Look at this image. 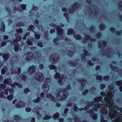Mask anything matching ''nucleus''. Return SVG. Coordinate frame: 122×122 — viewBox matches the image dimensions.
I'll list each match as a JSON object with an SVG mask.
<instances>
[{
	"label": "nucleus",
	"instance_id": "864d4df0",
	"mask_svg": "<svg viewBox=\"0 0 122 122\" xmlns=\"http://www.w3.org/2000/svg\"><path fill=\"white\" fill-rule=\"evenodd\" d=\"M3 65V63L2 62H0V67H1Z\"/></svg>",
	"mask_w": 122,
	"mask_h": 122
},
{
	"label": "nucleus",
	"instance_id": "4468645a",
	"mask_svg": "<svg viewBox=\"0 0 122 122\" xmlns=\"http://www.w3.org/2000/svg\"><path fill=\"white\" fill-rule=\"evenodd\" d=\"M8 70H7L6 67L5 66L1 70V73L2 74H5L7 75L8 74H9V73L8 72Z\"/></svg>",
	"mask_w": 122,
	"mask_h": 122
},
{
	"label": "nucleus",
	"instance_id": "c756f323",
	"mask_svg": "<svg viewBox=\"0 0 122 122\" xmlns=\"http://www.w3.org/2000/svg\"><path fill=\"white\" fill-rule=\"evenodd\" d=\"M40 98L39 99L38 98V99H37L34 100L33 102H36L37 103L38 102H40Z\"/></svg>",
	"mask_w": 122,
	"mask_h": 122
},
{
	"label": "nucleus",
	"instance_id": "4c0bfd02",
	"mask_svg": "<svg viewBox=\"0 0 122 122\" xmlns=\"http://www.w3.org/2000/svg\"><path fill=\"white\" fill-rule=\"evenodd\" d=\"M74 111H76L78 110V108L77 107L74 106Z\"/></svg>",
	"mask_w": 122,
	"mask_h": 122
},
{
	"label": "nucleus",
	"instance_id": "9b49d317",
	"mask_svg": "<svg viewBox=\"0 0 122 122\" xmlns=\"http://www.w3.org/2000/svg\"><path fill=\"white\" fill-rule=\"evenodd\" d=\"M36 69V68L35 66H31L29 70L28 73L30 74L34 73Z\"/></svg>",
	"mask_w": 122,
	"mask_h": 122
},
{
	"label": "nucleus",
	"instance_id": "a878e982",
	"mask_svg": "<svg viewBox=\"0 0 122 122\" xmlns=\"http://www.w3.org/2000/svg\"><path fill=\"white\" fill-rule=\"evenodd\" d=\"M103 79L105 81H108L109 80V77L108 76H106L103 77Z\"/></svg>",
	"mask_w": 122,
	"mask_h": 122
},
{
	"label": "nucleus",
	"instance_id": "6e6552de",
	"mask_svg": "<svg viewBox=\"0 0 122 122\" xmlns=\"http://www.w3.org/2000/svg\"><path fill=\"white\" fill-rule=\"evenodd\" d=\"M11 80L10 78L5 79L3 81V83L5 84H7L8 85H10L11 87L15 88L16 86L19 88H21L22 87L21 84H18L17 82H15L13 84H12Z\"/></svg>",
	"mask_w": 122,
	"mask_h": 122
},
{
	"label": "nucleus",
	"instance_id": "4be33fe9",
	"mask_svg": "<svg viewBox=\"0 0 122 122\" xmlns=\"http://www.w3.org/2000/svg\"><path fill=\"white\" fill-rule=\"evenodd\" d=\"M16 32L18 33V34H20L22 32V29L21 28H19L18 29H17L16 31Z\"/></svg>",
	"mask_w": 122,
	"mask_h": 122
},
{
	"label": "nucleus",
	"instance_id": "a211bd4d",
	"mask_svg": "<svg viewBox=\"0 0 122 122\" xmlns=\"http://www.w3.org/2000/svg\"><path fill=\"white\" fill-rule=\"evenodd\" d=\"M59 116V113L58 112H57L54 115L53 118L55 119H58Z\"/></svg>",
	"mask_w": 122,
	"mask_h": 122
},
{
	"label": "nucleus",
	"instance_id": "dca6fc26",
	"mask_svg": "<svg viewBox=\"0 0 122 122\" xmlns=\"http://www.w3.org/2000/svg\"><path fill=\"white\" fill-rule=\"evenodd\" d=\"M46 97L55 102H57L56 100V99H55V97H54L50 94H47Z\"/></svg>",
	"mask_w": 122,
	"mask_h": 122
},
{
	"label": "nucleus",
	"instance_id": "c03bdc74",
	"mask_svg": "<svg viewBox=\"0 0 122 122\" xmlns=\"http://www.w3.org/2000/svg\"><path fill=\"white\" fill-rule=\"evenodd\" d=\"M59 121L61 122H63L64 121L63 119V118H61L59 119Z\"/></svg>",
	"mask_w": 122,
	"mask_h": 122
},
{
	"label": "nucleus",
	"instance_id": "0eeeda50",
	"mask_svg": "<svg viewBox=\"0 0 122 122\" xmlns=\"http://www.w3.org/2000/svg\"><path fill=\"white\" fill-rule=\"evenodd\" d=\"M67 89L65 90L64 92H61L57 95L56 99L58 101H62L64 100L67 96V94L66 91H68L70 89V86L69 85L67 86Z\"/></svg>",
	"mask_w": 122,
	"mask_h": 122
},
{
	"label": "nucleus",
	"instance_id": "393cba45",
	"mask_svg": "<svg viewBox=\"0 0 122 122\" xmlns=\"http://www.w3.org/2000/svg\"><path fill=\"white\" fill-rule=\"evenodd\" d=\"M30 34V32H28L27 33L26 35H24V36L23 39L24 40H25L26 38V37H27L28 36H29Z\"/></svg>",
	"mask_w": 122,
	"mask_h": 122
},
{
	"label": "nucleus",
	"instance_id": "bf43d9fd",
	"mask_svg": "<svg viewBox=\"0 0 122 122\" xmlns=\"http://www.w3.org/2000/svg\"><path fill=\"white\" fill-rule=\"evenodd\" d=\"M52 60L53 61V63H54L55 62V59H54V58H52Z\"/></svg>",
	"mask_w": 122,
	"mask_h": 122
},
{
	"label": "nucleus",
	"instance_id": "13d9d810",
	"mask_svg": "<svg viewBox=\"0 0 122 122\" xmlns=\"http://www.w3.org/2000/svg\"><path fill=\"white\" fill-rule=\"evenodd\" d=\"M88 40H89L90 41H95V40L94 39H93V40L92 39H88Z\"/></svg>",
	"mask_w": 122,
	"mask_h": 122
},
{
	"label": "nucleus",
	"instance_id": "e433bc0d",
	"mask_svg": "<svg viewBox=\"0 0 122 122\" xmlns=\"http://www.w3.org/2000/svg\"><path fill=\"white\" fill-rule=\"evenodd\" d=\"M34 26L33 25H32L31 26H30L29 27V29H30V30H32L33 29H34Z\"/></svg>",
	"mask_w": 122,
	"mask_h": 122
},
{
	"label": "nucleus",
	"instance_id": "f3484780",
	"mask_svg": "<svg viewBox=\"0 0 122 122\" xmlns=\"http://www.w3.org/2000/svg\"><path fill=\"white\" fill-rule=\"evenodd\" d=\"M0 30L3 32L5 31V25L3 23H2L1 25H0Z\"/></svg>",
	"mask_w": 122,
	"mask_h": 122
},
{
	"label": "nucleus",
	"instance_id": "79ce46f5",
	"mask_svg": "<svg viewBox=\"0 0 122 122\" xmlns=\"http://www.w3.org/2000/svg\"><path fill=\"white\" fill-rule=\"evenodd\" d=\"M88 91L87 90H85L84 91V92L85 93H83V95H86V93H88Z\"/></svg>",
	"mask_w": 122,
	"mask_h": 122
},
{
	"label": "nucleus",
	"instance_id": "4d7b16f0",
	"mask_svg": "<svg viewBox=\"0 0 122 122\" xmlns=\"http://www.w3.org/2000/svg\"><path fill=\"white\" fill-rule=\"evenodd\" d=\"M35 121V118H32L31 120V122H34Z\"/></svg>",
	"mask_w": 122,
	"mask_h": 122
},
{
	"label": "nucleus",
	"instance_id": "ddd939ff",
	"mask_svg": "<svg viewBox=\"0 0 122 122\" xmlns=\"http://www.w3.org/2000/svg\"><path fill=\"white\" fill-rule=\"evenodd\" d=\"M25 105V103L21 101H20L18 104H16V106L17 108H20L22 107H24Z\"/></svg>",
	"mask_w": 122,
	"mask_h": 122
},
{
	"label": "nucleus",
	"instance_id": "cd10ccee",
	"mask_svg": "<svg viewBox=\"0 0 122 122\" xmlns=\"http://www.w3.org/2000/svg\"><path fill=\"white\" fill-rule=\"evenodd\" d=\"M73 32V31L72 29H68V32L69 34H72Z\"/></svg>",
	"mask_w": 122,
	"mask_h": 122
},
{
	"label": "nucleus",
	"instance_id": "b1692460",
	"mask_svg": "<svg viewBox=\"0 0 122 122\" xmlns=\"http://www.w3.org/2000/svg\"><path fill=\"white\" fill-rule=\"evenodd\" d=\"M85 81V79H83L81 81V80L80 81L81 82V86L84 87L85 86V84H83V82L84 83H85V82H84V81Z\"/></svg>",
	"mask_w": 122,
	"mask_h": 122
},
{
	"label": "nucleus",
	"instance_id": "603ef678",
	"mask_svg": "<svg viewBox=\"0 0 122 122\" xmlns=\"http://www.w3.org/2000/svg\"><path fill=\"white\" fill-rule=\"evenodd\" d=\"M53 42L54 43H55L58 41V39H55L53 40Z\"/></svg>",
	"mask_w": 122,
	"mask_h": 122
},
{
	"label": "nucleus",
	"instance_id": "423d86ee",
	"mask_svg": "<svg viewBox=\"0 0 122 122\" xmlns=\"http://www.w3.org/2000/svg\"><path fill=\"white\" fill-rule=\"evenodd\" d=\"M17 34H15V36L18 39H19V40H20L21 39V36L18 35L17 36ZM7 43H8V42H9L10 43V44L12 45V44H13L14 45L15 51H20L21 50V45H20L19 43H17L18 41H20L17 39L15 40V41H14L13 42L12 41L11 42V41L7 40Z\"/></svg>",
	"mask_w": 122,
	"mask_h": 122
},
{
	"label": "nucleus",
	"instance_id": "473e14b6",
	"mask_svg": "<svg viewBox=\"0 0 122 122\" xmlns=\"http://www.w3.org/2000/svg\"><path fill=\"white\" fill-rule=\"evenodd\" d=\"M22 23L21 22H19L17 24V26H21L22 25H23V24H21V23Z\"/></svg>",
	"mask_w": 122,
	"mask_h": 122
},
{
	"label": "nucleus",
	"instance_id": "ea45409f",
	"mask_svg": "<svg viewBox=\"0 0 122 122\" xmlns=\"http://www.w3.org/2000/svg\"><path fill=\"white\" fill-rule=\"evenodd\" d=\"M8 37L7 36H3V38L4 40L8 39Z\"/></svg>",
	"mask_w": 122,
	"mask_h": 122
},
{
	"label": "nucleus",
	"instance_id": "052dcab7",
	"mask_svg": "<svg viewBox=\"0 0 122 122\" xmlns=\"http://www.w3.org/2000/svg\"><path fill=\"white\" fill-rule=\"evenodd\" d=\"M16 100H14L13 102V104H14L15 102H16Z\"/></svg>",
	"mask_w": 122,
	"mask_h": 122
},
{
	"label": "nucleus",
	"instance_id": "f257e3e1",
	"mask_svg": "<svg viewBox=\"0 0 122 122\" xmlns=\"http://www.w3.org/2000/svg\"><path fill=\"white\" fill-rule=\"evenodd\" d=\"M106 93L104 92H102L101 95L104 97L105 101H103L102 103L104 104V106L102 107L99 104L100 101H102V98L96 97L94 99V101L96 104H94V106L92 107L93 109L91 110L92 112L91 115L93 119H96L97 118V114L93 112L99 110L101 114V122H107V119L109 117L112 121L117 122H122V115L121 113L118 114L117 111L113 107L114 103L113 101L112 97L113 96L112 92H110L107 94L106 97Z\"/></svg>",
	"mask_w": 122,
	"mask_h": 122
},
{
	"label": "nucleus",
	"instance_id": "69168bd1",
	"mask_svg": "<svg viewBox=\"0 0 122 122\" xmlns=\"http://www.w3.org/2000/svg\"><path fill=\"white\" fill-rule=\"evenodd\" d=\"M120 90L122 92V89L121 88V87L119 88Z\"/></svg>",
	"mask_w": 122,
	"mask_h": 122
},
{
	"label": "nucleus",
	"instance_id": "e2e57ef3",
	"mask_svg": "<svg viewBox=\"0 0 122 122\" xmlns=\"http://www.w3.org/2000/svg\"><path fill=\"white\" fill-rule=\"evenodd\" d=\"M91 110H92V109H91L90 110H89V111H90V112H88V111H87V112H88V113H91V112H91V111H91Z\"/></svg>",
	"mask_w": 122,
	"mask_h": 122
},
{
	"label": "nucleus",
	"instance_id": "f03ea898",
	"mask_svg": "<svg viewBox=\"0 0 122 122\" xmlns=\"http://www.w3.org/2000/svg\"><path fill=\"white\" fill-rule=\"evenodd\" d=\"M4 84H1L0 85V96L1 97L5 98L7 97L8 94L10 95L7 96L8 99L10 100H11L13 98V90L12 89H10V87Z\"/></svg>",
	"mask_w": 122,
	"mask_h": 122
},
{
	"label": "nucleus",
	"instance_id": "1a4fd4ad",
	"mask_svg": "<svg viewBox=\"0 0 122 122\" xmlns=\"http://www.w3.org/2000/svg\"><path fill=\"white\" fill-rule=\"evenodd\" d=\"M35 38L36 39H31L30 40V38H28L27 40V43L28 45H31L32 44V43L30 41H36V39H39L40 38V36L39 35H35Z\"/></svg>",
	"mask_w": 122,
	"mask_h": 122
},
{
	"label": "nucleus",
	"instance_id": "20e7f679",
	"mask_svg": "<svg viewBox=\"0 0 122 122\" xmlns=\"http://www.w3.org/2000/svg\"><path fill=\"white\" fill-rule=\"evenodd\" d=\"M16 56L12 57L11 61H10V64L11 65L12 67V68L11 70V74H19L21 72V68L20 67L16 71H15L16 69H17V68L15 67V63H16L18 61V57L15 56Z\"/></svg>",
	"mask_w": 122,
	"mask_h": 122
},
{
	"label": "nucleus",
	"instance_id": "2f4dec72",
	"mask_svg": "<svg viewBox=\"0 0 122 122\" xmlns=\"http://www.w3.org/2000/svg\"><path fill=\"white\" fill-rule=\"evenodd\" d=\"M26 110L27 112H30L31 110V109L30 108L27 107L26 108Z\"/></svg>",
	"mask_w": 122,
	"mask_h": 122
},
{
	"label": "nucleus",
	"instance_id": "774afa93",
	"mask_svg": "<svg viewBox=\"0 0 122 122\" xmlns=\"http://www.w3.org/2000/svg\"><path fill=\"white\" fill-rule=\"evenodd\" d=\"M36 23H38V20H36V22H35Z\"/></svg>",
	"mask_w": 122,
	"mask_h": 122
},
{
	"label": "nucleus",
	"instance_id": "58836bf2",
	"mask_svg": "<svg viewBox=\"0 0 122 122\" xmlns=\"http://www.w3.org/2000/svg\"><path fill=\"white\" fill-rule=\"evenodd\" d=\"M117 85L118 86H122V83L120 82H118L117 84Z\"/></svg>",
	"mask_w": 122,
	"mask_h": 122
},
{
	"label": "nucleus",
	"instance_id": "3c124183",
	"mask_svg": "<svg viewBox=\"0 0 122 122\" xmlns=\"http://www.w3.org/2000/svg\"><path fill=\"white\" fill-rule=\"evenodd\" d=\"M100 68V66H97L96 67V69L97 70H98Z\"/></svg>",
	"mask_w": 122,
	"mask_h": 122
},
{
	"label": "nucleus",
	"instance_id": "09e8293b",
	"mask_svg": "<svg viewBox=\"0 0 122 122\" xmlns=\"http://www.w3.org/2000/svg\"><path fill=\"white\" fill-rule=\"evenodd\" d=\"M68 109L67 108H66L64 111V113H66L68 111Z\"/></svg>",
	"mask_w": 122,
	"mask_h": 122
},
{
	"label": "nucleus",
	"instance_id": "c9c22d12",
	"mask_svg": "<svg viewBox=\"0 0 122 122\" xmlns=\"http://www.w3.org/2000/svg\"><path fill=\"white\" fill-rule=\"evenodd\" d=\"M6 43L5 42H3L1 43V46H5L6 44Z\"/></svg>",
	"mask_w": 122,
	"mask_h": 122
},
{
	"label": "nucleus",
	"instance_id": "72a5a7b5",
	"mask_svg": "<svg viewBox=\"0 0 122 122\" xmlns=\"http://www.w3.org/2000/svg\"><path fill=\"white\" fill-rule=\"evenodd\" d=\"M77 118H74V120L76 122H79V121H80V119H78L77 118V119H76Z\"/></svg>",
	"mask_w": 122,
	"mask_h": 122
},
{
	"label": "nucleus",
	"instance_id": "2eb2a0df",
	"mask_svg": "<svg viewBox=\"0 0 122 122\" xmlns=\"http://www.w3.org/2000/svg\"><path fill=\"white\" fill-rule=\"evenodd\" d=\"M57 31V35L59 36L60 35V36L62 35L63 33V30L60 27H59L58 28L56 29Z\"/></svg>",
	"mask_w": 122,
	"mask_h": 122
},
{
	"label": "nucleus",
	"instance_id": "5701e85b",
	"mask_svg": "<svg viewBox=\"0 0 122 122\" xmlns=\"http://www.w3.org/2000/svg\"><path fill=\"white\" fill-rule=\"evenodd\" d=\"M21 77L22 80L26 81V78L25 75H21Z\"/></svg>",
	"mask_w": 122,
	"mask_h": 122
},
{
	"label": "nucleus",
	"instance_id": "338daca9",
	"mask_svg": "<svg viewBox=\"0 0 122 122\" xmlns=\"http://www.w3.org/2000/svg\"><path fill=\"white\" fill-rule=\"evenodd\" d=\"M92 60H93V61H95L96 60V59L95 58H93L92 59Z\"/></svg>",
	"mask_w": 122,
	"mask_h": 122
},
{
	"label": "nucleus",
	"instance_id": "6e6d98bb",
	"mask_svg": "<svg viewBox=\"0 0 122 122\" xmlns=\"http://www.w3.org/2000/svg\"><path fill=\"white\" fill-rule=\"evenodd\" d=\"M56 105L58 107H60V104L58 103H57L56 104Z\"/></svg>",
	"mask_w": 122,
	"mask_h": 122
},
{
	"label": "nucleus",
	"instance_id": "49530a36",
	"mask_svg": "<svg viewBox=\"0 0 122 122\" xmlns=\"http://www.w3.org/2000/svg\"><path fill=\"white\" fill-rule=\"evenodd\" d=\"M62 10L63 11H67V9L66 8L64 7L62 8Z\"/></svg>",
	"mask_w": 122,
	"mask_h": 122
},
{
	"label": "nucleus",
	"instance_id": "f8f14e48",
	"mask_svg": "<svg viewBox=\"0 0 122 122\" xmlns=\"http://www.w3.org/2000/svg\"><path fill=\"white\" fill-rule=\"evenodd\" d=\"M0 56H1L4 59V61H6L7 60L9 57V55L8 54H5L4 53L2 55L1 54H0Z\"/></svg>",
	"mask_w": 122,
	"mask_h": 122
},
{
	"label": "nucleus",
	"instance_id": "39448f33",
	"mask_svg": "<svg viewBox=\"0 0 122 122\" xmlns=\"http://www.w3.org/2000/svg\"><path fill=\"white\" fill-rule=\"evenodd\" d=\"M32 53H28L25 55L23 57L24 59L26 61H30L33 60L32 61H37L38 60L39 61V60L41 59V55L38 54L37 53L36 55L34 54L33 55V57H32Z\"/></svg>",
	"mask_w": 122,
	"mask_h": 122
},
{
	"label": "nucleus",
	"instance_id": "680f3d73",
	"mask_svg": "<svg viewBox=\"0 0 122 122\" xmlns=\"http://www.w3.org/2000/svg\"><path fill=\"white\" fill-rule=\"evenodd\" d=\"M51 25L52 26H54L55 25V24L53 23H52Z\"/></svg>",
	"mask_w": 122,
	"mask_h": 122
},
{
	"label": "nucleus",
	"instance_id": "bb28decb",
	"mask_svg": "<svg viewBox=\"0 0 122 122\" xmlns=\"http://www.w3.org/2000/svg\"><path fill=\"white\" fill-rule=\"evenodd\" d=\"M102 78V77L101 76L97 75L96 77V78L98 80H101Z\"/></svg>",
	"mask_w": 122,
	"mask_h": 122
},
{
	"label": "nucleus",
	"instance_id": "c85d7f7f",
	"mask_svg": "<svg viewBox=\"0 0 122 122\" xmlns=\"http://www.w3.org/2000/svg\"><path fill=\"white\" fill-rule=\"evenodd\" d=\"M14 118L16 121H17L19 120V118L17 116H14Z\"/></svg>",
	"mask_w": 122,
	"mask_h": 122
},
{
	"label": "nucleus",
	"instance_id": "a18cd8bd",
	"mask_svg": "<svg viewBox=\"0 0 122 122\" xmlns=\"http://www.w3.org/2000/svg\"><path fill=\"white\" fill-rule=\"evenodd\" d=\"M39 67L41 69H42L43 67V65L42 64H41V65H40Z\"/></svg>",
	"mask_w": 122,
	"mask_h": 122
},
{
	"label": "nucleus",
	"instance_id": "6ab92c4d",
	"mask_svg": "<svg viewBox=\"0 0 122 122\" xmlns=\"http://www.w3.org/2000/svg\"><path fill=\"white\" fill-rule=\"evenodd\" d=\"M49 68L51 69H56L55 72L57 71L56 69V67L55 66L53 65H50L49 66Z\"/></svg>",
	"mask_w": 122,
	"mask_h": 122
},
{
	"label": "nucleus",
	"instance_id": "aec40b11",
	"mask_svg": "<svg viewBox=\"0 0 122 122\" xmlns=\"http://www.w3.org/2000/svg\"><path fill=\"white\" fill-rule=\"evenodd\" d=\"M20 8L22 10H25L26 8L25 5L23 4H21L20 5Z\"/></svg>",
	"mask_w": 122,
	"mask_h": 122
},
{
	"label": "nucleus",
	"instance_id": "37998d69",
	"mask_svg": "<svg viewBox=\"0 0 122 122\" xmlns=\"http://www.w3.org/2000/svg\"><path fill=\"white\" fill-rule=\"evenodd\" d=\"M90 107H89L88 106H86L85 107V109L84 110L85 111H86V110H88Z\"/></svg>",
	"mask_w": 122,
	"mask_h": 122
},
{
	"label": "nucleus",
	"instance_id": "f704fd0d",
	"mask_svg": "<svg viewBox=\"0 0 122 122\" xmlns=\"http://www.w3.org/2000/svg\"><path fill=\"white\" fill-rule=\"evenodd\" d=\"M38 45L41 47H42L43 46V45L42 44V43L41 42H39L38 43Z\"/></svg>",
	"mask_w": 122,
	"mask_h": 122
},
{
	"label": "nucleus",
	"instance_id": "0e129e2a",
	"mask_svg": "<svg viewBox=\"0 0 122 122\" xmlns=\"http://www.w3.org/2000/svg\"><path fill=\"white\" fill-rule=\"evenodd\" d=\"M91 110H92V109H91L90 110H89V111H90V112H88V111H87V112H88V113H91V112H91V111H91Z\"/></svg>",
	"mask_w": 122,
	"mask_h": 122
},
{
	"label": "nucleus",
	"instance_id": "7c9ffc66",
	"mask_svg": "<svg viewBox=\"0 0 122 122\" xmlns=\"http://www.w3.org/2000/svg\"><path fill=\"white\" fill-rule=\"evenodd\" d=\"M29 92V90L28 89H25L24 90V92L25 93H27Z\"/></svg>",
	"mask_w": 122,
	"mask_h": 122
},
{
	"label": "nucleus",
	"instance_id": "de8ad7c7",
	"mask_svg": "<svg viewBox=\"0 0 122 122\" xmlns=\"http://www.w3.org/2000/svg\"><path fill=\"white\" fill-rule=\"evenodd\" d=\"M3 81V78L1 76H0V82H2Z\"/></svg>",
	"mask_w": 122,
	"mask_h": 122
},
{
	"label": "nucleus",
	"instance_id": "5fc2aeb1",
	"mask_svg": "<svg viewBox=\"0 0 122 122\" xmlns=\"http://www.w3.org/2000/svg\"><path fill=\"white\" fill-rule=\"evenodd\" d=\"M55 31V30H54V29H52L50 31V33H52V32H53Z\"/></svg>",
	"mask_w": 122,
	"mask_h": 122
},
{
	"label": "nucleus",
	"instance_id": "412c9836",
	"mask_svg": "<svg viewBox=\"0 0 122 122\" xmlns=\"http://www.w3.org/2000/svg\"><path fill=\"white\" fill-rule=\"evenodd\" d=\"M51 117L49 115H46L45 117H43V120L48 119L51 118Z\"/></svg>",
	"mask_w": 122,
	"mask_h": 122
},
{
	"label": "nucleus",
	"instance_id": "7ed1b4c3",
	"mask_svg": "<svg viewBox=\"0 0 122 122\" xmlns=\"http://www.w3.org/2000/svg\"><path fill=\"white\" fill-rule=\"evenodd\" d=\"M35 78L37 81L40 82L43 81V82L44 83L43 85V89L45 92H47L49 90V85H50L51 83V79L49 78H48L45 81V79L43 80L44 76L43 75L40 73H38L36 74Z\"/></svg>",
	"mask_w": 122,
	"mask_h": 122
},
{
	"label": "nucleus",
	"instance_id": "8fccbe9b",
	"mask_svg": "<svg viewBox=\"0 0 122 122\" xmlns=\"http://www.w3.org/2000/svg\"><path fill=\"white\" fill-rule=\"evenodd\" d=\"M81 38V36L79 35H78L77 36V37H76V38L78 40H79Z\"/></svg>",
	"mask_w": 122,
	"mask_h": 122
},
{
	"label": "nucleus",
	"instance_id": "a19ab883",
	"mask_svg": "<svg viewBox=\"0 0 122 122\" xmlns=\"http://www.w3.org/2000/svg\"><path fill=\"white\" fill-rule=\"evenodd\" d=\"M44 96L45 95H44V94L43 93H42L40 95V96L42 98L44 97Z\"/></svg>",
	"mask_w": 122,
	"mask_h": 122
},
{
	"label": "nucleus",
	"instance_id": "9d476101",
	"mask_svg": "<svg viewBox=\"0 0 122 122\" xmlns=\"http://www.w3.org/2000/svg\"><path fill=\"white\" fill-rule=\"evenodd\" d=\"M54 76L56 80L59 79H59V82L60 83L61 82L62 83V82L63 81V80H65V78H64V77H62L63 76H61L60 78V76L59 73H57Z\"/></svg>",
	"mask_w": 122,
	"mask_h": 122
}]
</instances>
